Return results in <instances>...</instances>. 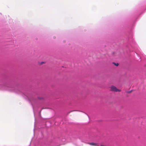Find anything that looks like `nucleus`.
Masks as SVG:
<instances>
[{
	"instance_id": "nucleus-1",
	"label": "nucleus",
	"mask_w": 146,
	"mask_h": 146,
	"mask_svg": "<svg viewBox=\"0 0 146 146\" xmlns=\"http://www.w3.org/2000/svg\"><path fill=\"white\" fill-rule=\"evenodd\" d=\"M110 91L114 92H120L121 90L118 89L117 88L114 86H111L110 87Z\"/></svg>"
},
{
	"instance_id": "nucleus-2",
	"label": "nucleus",
	"mask_w": 146,
	"mask_h": 146,
	"mask_svg": "<svg viewBox=\"0 0 146 146\" xmlns=\"http://www.w3.org/2000/svg\"><path fill=\"white\" fill-rule=\"evenodd\" d=\"M89 144L93 146H98V144L94 143H88Z\"/></svg>"
},
{
	"instance_id": "nucleus-3",
	"label": "nucleus",
	"mask_w": 146,
	"mask_h": 146,
	"mask_svg": "<svg viewBox=\"0 0 146 146\" xmlns=\"http://www.w3.org/2000/svg\"><path fill=\"white\" fill-rule=\"evenodd\" d=\"M113 63L115 66H118L119 65V64L118 63H116L115 62H113Z\"/></svg>"
},
{
	"instance_id": "nucleus-4",
	"label": "nucleus",
	"mask_w": 146,
	"mask_h": 146,
	"mask_svg": "<svg viewBox=\"0 0 146 146\" xmlns=\"http://www.w3.org/2000/svg\"><path fill=\"white\" fill-rule=\"evenodd\" d=\"M131 91H127V92H126L127 93H131Z\"/></svg>"
},
{
	"instance_id": "nucleus-5",
	"label": "nucleus",
	"mask_w": 146,
	"mask_h": 146,
	"mask_svg": "<svg viewBox=\"0 0 146 146\" xmlns=\"http://www.w3.org/2000/svg\"><path fill=\"white\" fill-rule=\"evenodd\" d=\"M43 63H43V62H41V64H43Z\"/></svg>"
}]
</instances>
